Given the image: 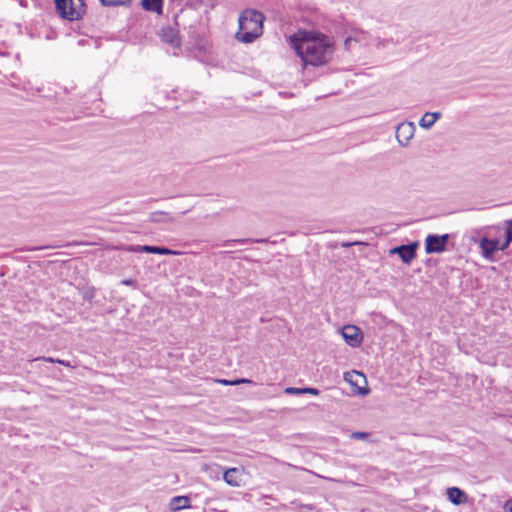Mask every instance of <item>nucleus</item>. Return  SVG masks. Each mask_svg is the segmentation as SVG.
<instances>
[{
	"mask_svg": "<svg viewBox=\"0 0 512 512\" xmlns=\"http://www.w3.org/2000/svg\"><path fill=\"white\" fill-rule=\"evenodd\" d=\"M449 500L456 505L462 504L466 501V493L458 487H451L447 489Z\"/></svg>",
	"mask_w": 512,
	"mask_h": 512,
	"instance_id": "ddd939ff",
	"label": "nucleus"
},
{
	"mask_svg": "<svg viewBox=\"0 0 512 512\" xmlns=\"http://www.w3.org/2000/svg\"><path fill=\"white\" fill-rule=\"evenodd\" d=\"M94 296H95L94 288H88L87 290H85L83 292V299L88 302H91L93 300Z\"/></svg>",
	"mask_w": 512,
	"mask_h": 512,
	"instance_id": "aec40b11",
	"label": "nucleus"
},
{
	"mask_svg": "<svg viewBox=\"0 0 512 512\" xmlns=\"http://www.w3.org/2000/svg\"><path fill=\"white\" fill-rule=\"evenodd\" d=\"M480 248L482 249V254L485 258H491L497 250H500L499 240L483 237L480 240Z\"/></svg>",
	"mask_w": 512,
	"mask_h": 512,
	"instance_id": "9b49d317",
	"label": "nucleus"
},
{
	"mask_svg": "<svg viewBox=\"0 0 512 512\" xmlns=\"http://www.w3.org/2000/svg\"><path fill=\"white\" fill-rule=\"evenodd\" d=\"M149 221L152 223H171L175 218L168 212L155 211L149 215Z\"/></svg>",
	"mask_w": 512,
	"mask_h": 512,
	"instance_id": "2eb2a0df",
	"label": "nucleus"
},
{
	"mask_svg": "<svg viewBox=\"0 0 512 512\" xmlns=\"http://www.w3.org/2000/svg\"><path fill=\"white\" fill-rule=\"evenodd\" d=\"M58 14L69 21L79 20L85 13L84 0H54Z\"/></svg>",
	"mask_w": 512,
	"mask_h": 512,
	"instance_id": "7ed1b4c3",
	"label": "nucleus"
},
{
	"mask_svg": "<svg viewBox=\"0 0 512 512\" xmlns=\"http://www.w3.org/2000/svg\"><path fill=\"white\" fill-rule=\"evenodd\" d=\"M45 360L49 361V362H57V363H60L62 365H67L66 362H64L63 360H54L53 358H46Z\"/></svg>",
	"mask_w": 512,
	"mask_h": 512,
	"instance_id": "c85d7f7f",
	"label": "nucleus"
},
{
	"mask_svg": "<svg viewBox=\"0 0 512 512\" xmlns=\"http://www.w3.org/2000/svg\"><path fill=\"white\" fill-rule=\"evenodd\" d=\"M103 6H125L131 0H99Z\"/></svg>",
	"mask_w": 512,
	"mask_h": 512,
	"instance_id": "a211bd4d",
	"label": "nucleus"
},
{
	"mask_svg": "<svg viewBox=\"0 0 512 512\" xmlns=\"http://www.w3.org/2000/svg\"><path fill=\"white\" fill-rule=\"evenodd\" d=\"M418 246V242H412L409 244L394 247L390 250V253L397 254L401 258L403 263L409 264L415 258Z\"/></svg>",
	"mask_w": 512,
	"mask_h": 512,
	"instance_id": "39448f33",
	"label": "nucleus"
},
{
	"mask_svg": "<svg viewBox=\"0 0 512 512\" xmlns=\"http://www.w3.org/2000/svg\"><path fill=\"white\" fill-rule=\"evenodd\" d=\"M216 382H218L224 386H232V380L219 379V380H216Z\"/></svg>",
	"mask_w": 512,
	"mask_h": 512,
	"instance_id": "cd10ccee",
	"label": "nucleus"
},
{
	"mask_svg": "<svg viewBox=\"0 0 512 512\" xmlns=\"http://www.w3.org/2000/svg\"><path fill=\"white\" fill-rule=\"evenodd\" d=\"M415 132V125L413 122H403L396 128V138L401 146H406Z\"/></svg>",
	"mask_w": 512,
	"mask_h": 512,
	"instance_id": "423d86ee",
	"label": "nucleus"
},
{
	"mask_svg": "<svg viewBox=\"0 0 512 512\" xmlns=\"http://www.w3.org/2000/svg\"><path fill=\"white\" fill-rule=\"evenodd\" d=\"M352 41H357V39H356V38H353V37H351V36H349V37H347V38L345 39V41H344V46H345V48H346V49H350V44H351V42H352Z\"/></svg>",
	"mask_w": 512,
	"mask_h": 512,
	"instance_id": "393cba45",
	"label": "nucleus"
},
{
	"mask_svg": "<svg viewBox=\"0 0 512 512\" xmlns=\"http://www.w3.org/2000/svg\"><path fill=\"white\" fill-rule=\"evenodd\" d=\"M161 40L164 43L169 44L173 48H179L181 45V38L176 28L172 26H166L161 29L160 34Z\"/></svg>",
	"mask_w": 512,
	"mask_h": 512,
	"instance_id": "0eeeda50",
	"label": "nucleus"
},
{
	"mask_svg": "<svg viewBox=\"0 0 512 512\" xmlns=\"http://www.w3.org/2000/svg\"><path fill=\"white\" fill-rule=\"evenodd\" d=\"M238 474L237 468H230L224 472L223 479L228 485L237 487L239 486Z\"/></svg>",
	"mask_w": 512,
	"mask_h": 512,
	"instance_id": "f3484780",
	"label": "nucleus"
},
{
	"mask_svg": "<svg viewBox=\"0 0 512 512\" xmlns=\"http://www.w3.org/2000/svg\"><path fill=\"white\" fill-rule=\"evenodd\" d=\"M441 117V112H426L420 119L419 125L424 129H430Z\"/></svg>",
	"mask_w": 512,
	"mask_h": 512,
	"instance_id": "4468645a",
	"label": "nucleus"
},
{
	"mask_svg": "<svg viewBox=\"0 0 512 512\" xmlns=\"http://www.w3.org/2000/svg\"><path fill=\"white\" fill-rule=\"evenodd\" d=\"M190 507V498L188 496H175L169 502V509L177 512Z\"/></svg>",
	"mask_w": 512,
	"mask_h": 512,
	"instance_id": "f8f14e48",
	"label": "nucleus"
},
{
	"mask_svg": "<svg viewBox=\"0 0 512 512\" xmlns=\"http://www.w3.org/2000/svg\"><path fill=\"white\" fill-rule=\"evenodd\" d=\"M449 240L448 234H430L425 239V252L427 254L442 253L446 250Z\"/></svg>",
	"mask_w": 512,
	"mask_h": 512,
	"instance_id": "20e7f679",
	"label": "nucleus"
},
{
	"mask_svg": "<svg viewBox=\"0 0 512 512\" xmlns=\"http://www.w3.org/2000/svg\"><path fill=\"white\" fill-rule=\"evenodd\" d=\"M345 380L349 382L351 385L357 386V393L361 396H366L369 393V389L365 387L358 386V381L361 380L364 384H366V377L364 374L353 371L352 373L345 374Z\"/></svg>",
	"mask_w": 512,
	"mask_h": 512,
	"instance_id": "9d476101",
	"label": "nucleus"
},
{
	"mask_svg": "<svg viewBox=\"0 0 512 512\" xmlns=\"http://www.w3.org/2000/svg\"><path fill=\"white\" fill-rule=\"evenodd\" d=\"M188 211L181 212V215H185Z\"/></svg>",
	"mask_w": 512,
	"mask_h": 512,
	"instance_id": "7c9ffc66",
	"label": "nucleus"
},
{
	"mask_svg": "<svg viewBox=\"0 0 512 512\" xmlns=\"http://www.w3.org/2000/svg\"><path fill=\"white\" fill-rule=\"evenodd\" d=\"M342 335L346 342L352 347L359 346L361 343L359 329L354 325L344 326L342 329Z\"/></svg>",
	"mask_w": 512,
	"mask_h": 512,
	"instance_id": "1a4fd4ad",
	"label": "nucleus"
},
{
	"mask_svg": "<svg viewBox=\"0 0 512 512\" xmlns=\"http://www.w3.org/2000/svg\"><path fill=\"white\" fill-rule=\"evenodd\" d=\"M505 512H512V499L507 500L504 504Z\"/></svg>",
	"mask_w": 512,
	"mask_h": 512,
	"instance_id": "a878e982",
	"label": "nucleus"
},
{
	"mask_svg": "<svg viewBox=\"0 0 512 512\" xmlns=\"http://www.w3.org/2000/svg\"><path fill=\"white\" fill-rule=\"evenodd\" d=\"M129 251L132 252H145L152 254H160V255H175L178 254L177 251L171 250L167 247L163 246H150V245H136L131 246Z\"/></svg>",
	"mask_w": 512,
	"mask_h": 512,
	"instance_id": "6e6552de",
	"label": "nucleus"
},
{
	"mask_svg": "<svg viewBox=\"0 0 512 512\" xmlns=\"http://www.w3.org/2000/svg\"><path fill=\"white\" fill-rule=\"evenodd\" d=\"M385 43H386V40H383V39H382V40H379V41H378V44H377V47H378V48H380L381 46H384V45H385Z\"/></svg>",
	"mask_w": 512,
	"mask_h": 512,
	"instance_id": "c756f323",
	"label": "nucleus"
},
{
	"mask_svg": "<svg viewBox=\"0 0 512 512\" xmlns=\"http://www.w3.org/2000/svg\"><path fill=\"white\" fill-rule=\"evenodd\" d=\"M368 437L369 433L367 432L356 431L351 433V438L355 440H366L368 439Z\"/></svg>",
	"mask_w": 512,
	"mask_h": 512,
	"instance_id": "6ab92c4d",
	"label": "nucleus"
},
{
	"mask_svg": "<svg viewBox=\"0 0 512 512\" xmlns=\"http://www.w3.org/2000/svg\"><path fill=\"white\" fill-rule=\"evenodd\" d=\"M142 7L146 11L162 14L163 0H142Z\"/></svg>",
	"mask_w": 512,
	"mask_h": 512,
	"instance_id": "dca6fc26",
	"label": "nucleus"
},
{
	"mask_svg": "<svg viewBox=\"0 0 512 512\" xmlns=\"http://www.w3.org/2000/svg\"><path fill=\"white\" fill-rule=\"evenodd\" d=\"M289 42L305 65H325L331 61L335 52L333 40L316 31H299L290 35Z\"/></svg>",
	"mask_w": 512,
	"mask_h": 512,
	"instance_id": "f257e3e1",
	"label": "nucleus"
},
{
	"mask_svg": "<svg viewBox=\"0 0 512 512\" xmlns=\"http://www.w3.org/2000/svg\"><path fill=\"white\" fill-rule=\"evenodd\" d=\"M264 19V15L257 10H244L239 16V30L235 37L242 43H252L263 33Z\"/></svg>",
	"mask_w": 512,
	"mask_h": 512,
	"instance_id": "f03ea898",
	"label": "nucleus"
},
{
	"mask_svg": "<svg viewBox=\"0 0 512 512\" xmlns=\"http://www.w3.org/2000/svg\"><path fill=\"white\" fill-rule=\"evenodd\" d=\"M244 383L251 384L252 381L249 379H246V378H238V379L232 380V386H236V385L244 384Z\"/></svg>",
	"mask_w": 512,
	"mask_h": 512,
	"instance_id": "5701e85b",
	"label": "nucleus"
},
{
	"mask_svg": "<svg viewBox=\"0 0 512 512\" xmlns=\"http://www.w3.org/2000/svg\"><path fill=\"white\" fill-rule=\"evenodd\" d=\"M510 243L511 242H508V240L505 238V240H504V242L502 244L499 243V249L501 251L506 250L509 247Z\"/></svg>",
	"mask_w": 512,
	"mask_h": 512,
	"instance_id": "bb28decb",
	"label": "nucleus"
},
{
	"mask_svg": "<svg viewBox=\"0 0 512 512\" xmlns=\"http://www.w3.org/2000/svg\"><path fill=\"white\" fill-rule=\"evenodd\" d=\"M303 392H304V394H311V395H318L320 393L317 388H313V387L303 388Z\"/></svg>",
	"mask_w": 512,
	"mask_h": 512,
	"instance_id": "b1692460",
	"label": "nucleus"
},
{
	"mask_svg": "<svg viewBox=\"0 0 512 512\" xmlns=\"http://www.w3.org/2000/svg\"><path fill=\"white\" fill-rule=\"evenodd\" d=\"M507 228L505 230V238L508 240V242L512 241V220L506 221Z\"/></svg>",
	"mask_w": 512,
	"mask_h": 512,
	"instance_id": "4be33fe9",
	"label": "nucleus"
},
{
	"mask_svg": "<svg viewBox=\"0 0 512 512\" xmlns=\"http://www.w3.org/2000/svg\"><path fill=\"white\" fill-rule=\"evenodd\" d=\"M284 392L289 395H300L304 394L303 388L287 387Z\"/></svg>",
	"mask_w": 512,
	"mask_h": 512,
	"instance_id": "412c9836",
	"label": "nucleus"
}]
</instances>
